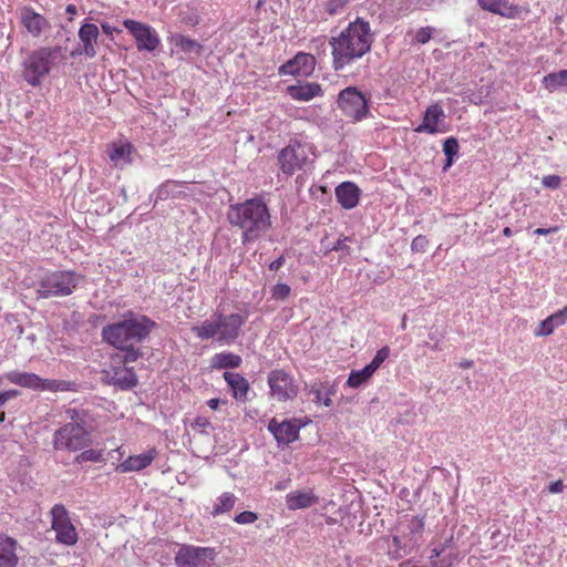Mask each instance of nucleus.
I'll return each instance as SVG.
<instances>
[{
  "instance_id": "aec40b11",
  "label": "nucleus",
  "mask_w": 567,
  "mask_h": 567,
  "mask_svg": "<svg viewBox=\"0 0 567 567\" xmlns=\"http://www.w3.org/2000/svg\"><path fill=\"white\" fill-rule=\"evenodd\" d=\"M360 195V188L352 182H343L336 187L337 200L344 209L354 208L359 203Z\"/></svg>"
},
{
  "instance_id": "a211bd4d",
  "label": "nucleus",
  "mask_w": 567,
  "mask_h": 567,
  "mask_svg": "<svg viewBox=\"0 0 567 567\" xmlns=\"http://www.w3.org/2000/svg\"><path fill=\"white\" fill-rule=\"evenodd\" d=\"M445 112L435 103L430 105L423 116L422 123L414 130L416 133L437 134L445 132Z\"/></svg>"
},
{
  "instance_id": "4c0bfd02",
  "label": "nucleus",
  "mask_w": 567,
  "mask_h": 567,
  "mask_svg": "<svg viewBox=\"0 0 567 567\" xmlns=\"http://www.w3.org/2000/svg\"><path fill=\"white\" fill-rule=\"evenodd\" d=\"M390 352L391 350L388 346L381 348L380 350H378L372 361L367 365L370 369L372 368V371L375 372L381 367V364L389 358Z\"/></svg>"
},
{
  "instance_id": "f704fd0d",
  "label": "nucleus",
  "mask_w": 567,
  "mask_h": 567,
  "mask_svg": "<svg viewBox=\"0 0 567 567\" xmlns=\"http://www.w3.org/2000/svg\"><path fill=\"white\" fill-rule=\"evenodd\" d=\"M416 544V539L409 538L406 540L402 539L400 536L393 537V546H394V554L396 557H403L408 554H410L411 549Z\"/></svg>"
},
{
  "instance_id": "2eb2a0df",
  "label": "nucleus",
  "mask_w": 567,
  "mask_h": 567,
  "mask_svg": "<svg viewBox=\"0 0 567 567\" xmlns=\"http://www.w3.org/2000/svg\"><path fill=\"white\" fill-rule=\"evenodd\" d=\"M124 27L132 33L140 51H154L159 44V38L154 29L150 25L135 20L126 19L123 21Z\"/></svg>"
},
{
  "instance_id": "a878e982",
  "label": "nucleus",
  "mask_w": 567,
  "mask_h": 567,
  "mask_svg": "<svg viewBox=\"0 0 567 567\" xmlns=\"http://www.w3.org/2000/svg\"><path fill=\"white\" fill-rule=\"evenodd\" d=\"M477 2L483 10L502 17L512 18L517 12V7L511 0H477Z\"/></svg>"
},
{
  "instance_id": "412c9836",
  "label": "nucleus",
  "mask_w": 567,
  "mask_h": 567,
  "mask_svg": "<svg viewBox=\"0 0 567 567\" xmlns=\"http://www.w3.org/2000/svg\"><path fill=\"white\" fill-rule=\"evenodd\" d=\"M288 95L296 101L308 102L317 96H321L323 91L321 85L316 82H306L287 87Z\"/></svg>"
},
{
  "instance_id": "b1692460",
  "label": "nucleus",
  "mask_w": 567,
  "mask_h": 567,
  "mask_svg": "<svg viewBox=\"0 0 567 567\" xmlns=\"http://www.w3.org/2000/svg\"><path fill=\"white\" fill-rule=\"evenodd\" d=\"M99 34V28L93 23H84L79 30V38L83 43V53L89 58L96 55L95 45Z\"/></svg>"
},
{
  "instance_id": "ddd939ff",
  "label": "nucleus",
  "mask_w": 567,
  "mask_h": 567,
  "mask_svg": "<svg viewBox=\"0 0 567 567\" xmlns=\"http://www.w3.org/2000/svg\"><path fill=\"white\" fill-rule=\"evenodd\" d=\"M52 529L55 532V540L60 544L71 546L78 542V533L71 523L66 508L56 504L51 508Z\"/></svg>"
},
{
  "instance_id": "6ab92c4d",
  "label": "nucleus",
  "mask_w": 567,
  "mask_h": 567,
  "mask_svg": "<svg viewBox=\"0 0 567 567\" xmlns=\"http://www.w3.org/2000/svg\"><path fill=\"white\" fill-rule=\"evenodd\" d=\"M223 377L229 386L233 398L239 402H246L250 390L248 380L240 373L229 371L224 372Z\"/></svg>"
},
{
  "instance_id": "c756f323",
  "label": "nucleus",
  "mask_w": 567,
  "mask_h": 567,
  "mask_svg": "<svg viewBox=\"0 0 567 567\" xmlns=\"http://www.w3.org/2000/svg\"><path fill=\"white\" fill-rule=\"evenodd\" d=\"M184 183L176 181H166L156 190V200H167L169 198H181L186 194Z\"/></svg>"
},
{
  "instance_id": "f8f14e48",
  "label": "nucleus",
  "mask_w": 567,
  "mask_h": 567,
  "mask_svg": "<svg viewBox=\"0 0 567 567\" xmlns=\"http://www.w3.org/2000/svg\"><path fill=\"white\" fill-rule=\"evenodd\" d=\"M309 148L293 142L284 147L278 154V165L281 173L286 176H292L296 172L302 169L308 162Z\"/></svg>"
},
{
  "instance_id": "0eeeda50",
  "label": "nucleus",
  "mask_w": 567,
  "mask_h": 567,
  "mask_svg": "<svg viewBox=\"0 0 567 567\" xmlns=\"http://www.w3.org/2000/svg\"><path fill=\"white\" fill-rule=\"evenodd\" d=\"M80 280L81 276L73 271H54L40 281L37 293L40 298L69 296Z\"/></svg>"
},
{
  "instance_id": "473e14b6",
  "label": "nucleus",
  "mask_w": 567,
  "mask_h": 567,
  "mask_svg": "<svg viewBox=\"0 0 567 567\" xmlns=\"http://www.w3.org/2000/svg\"><path fill=\"white\" fill-rule=\"evenodd\" d=\"M174 42L176 48L188 54H199L202 51V45L198 42L182 34L176 35Z\"/></svg>"
},
{
  "instance_id": "603ef678",
  "label": "nucleus",
  "mask_w": 567,
  "mask_h": 567,
  "mask_svg": "<svg viewBox=\"0 0 567 567\" xmlns=\"http://www.w3.org/2000/svg\"><path fill=\"white\" fill-rule=\"evenodd\" d=\"M18 395L17 390H9L0 393V408L10 399H13Z\"/></svg>"
},
{
  "instance_id": "c85d7f7f",
  "label": "nucleus",
  "mask_w": 567,
  "mask_h": 567,
  "mask_svg": "<svg viewBox=\"0 0 567 567\" xmlns=\"http://www.w3.org/2000/svg\"><path fill=\"white\" fill-rule=\"evenodd\" d=\"M243 359L240 355L231 352H219L212 357L210 368L216 370L235 369L240 367Z\"/></svg>"
},
{
  "instance_id": "4d7b16f0",
  "label": "nucleus",
  "mask_w": 567,
  "mask_h": 567,
  "mask_svg": "<svg viewBox=\"0 0 567 567\" xmlns=\"http://www.w3.org/2000/svg\"><path fill=\"white\" fill-rule=\"evenodd\" d=\"M220 403H225V401H221L219 399H210V400L207 401V405L212 410H217L219 408Z\"/></svg>"
},
{
  "instance_id": "e433bc0d",
  "label": "nucleus",
  "mask_w": 567,
  "mask_h": 567,
  "mask_svg": "<svg viewBox=\"0 0 567 567\" xmlns=\"http://www.w3.org/2000/svg\"><path fill=\"white\" fill-rule=\"evenodd\" d=\"M120 350L123 352V363L136 362L144 354L143 351L136 346H131Z\"/></svg>"
},
{
  "instance_id": "a19ab883",
  "label": "nucleus",
  "mask_w": 567,
  "mask_h": 567,
  "mask_svg": "<svg viewBox=\"0 0 567 567\" xmlns=\"http://www.w3.org/2000/svg\"><path fill=\"white\" fill-rule=\"evenodd\" d=\"M348 2L349 0H328L324 4L326 12L329 16H336L344 9Z\"/></svg>"
},
{
  "instance_id": "bf43d9fd",
  "label": "nucleus",
  "mask_w": 567,
  "mask_h": 567,
  "mask_svg": "<svg viewBox=\"0 0 567 567\" xmlns=\"http://www.w3.org/2000/svg\"><path fill=\"white\" fill-rule=\"evenodd\" d=\"M512 234H513V231H512L511 227H505L503 229V235L504 236L509 237V236H512Z\"/></svg>"
},
{
  "instance_id": "f03ea898",
  "label": "nucleus",
  "mask_w": 567,
  "mask_h": 567,
  "mask_svg": "<svg viewBox=\"0 0 567 567\" xmlns=\"http://www.w3.org/2000/svg\"><path fill=\"white\" fill-rule=\"evenodd\" d=\"M226 216L230 226L240 230L243 244L260 239L272 225L269 208L259 197L230 205Z\"/></svg>"
},
{
  "instance_id": "de8ad7c7",
  "label": "nucleus",
  "mask_w": 567,
  "mask_h": 567,
  "mask_svg": "<svg viewBox=\"0 0 567 567\" xmlns=\"http://www.w3.org/2000/svg\"><path fill=\"white\" fill-rule=\"evenodd\" d=\"M556 328L567 322V306L549 316Z\"/></svg>"
},
{
  "instance_id": "5fc2aeb1",
  "label": "nucleus",
  "mask_w": 567,
  "mask_h": 567,
  "mask_svg": "<svg viewBox=\"0 0 567 567\" xmlns=\"http://www.w3.org/2000/svg\"><path fill=\"white\" fill-rule=\"evenodd\" d=\"M285 264V257L284 256H280L279 258H277L276 260H274L270 265H269V269L271 271H277L278 269H280Z\"/></svg>"
},
{
  "instance_id": "cd10ccee",
  "label": "nucleus",
  "mask_w": 567,
  "mask_h": 567,
  "mask_svg": "<svg viewBox=\"0 0 567 567\" xmlns=\"http://www.w3.org/2000/svg\"><path fill=\"white\" fill-rule=\"evenodd\" d=\"M132 145L127 142L113 143L109 148L110 161L116 167H123L131 162Z\"/></svg>"
},
{
  "instance_id": "72a5a7b5",
  "label": "nucleus",
  "mask_w": 567,
  "mask_h": 567,
  "mask_svg": "<svg viewBox=\"0 0 567 567\" xmlns=\"http://www.w3.org/2000/svg\"><path fill=\"white\" fill-rule=\"evenodd\" d=\"M373 373L372 368L370 369L368 365L360 370H353L348 378L347 384L350 388H359L367 382Z\"/></svg>"
},
{
  "instance_id": "864d4df0",
  "label": "nucleus",
  "mask_w": 567,
  "mask_h": 567,
  "mask_svg": "<svg viewBox=\"0 0 567 567\" xmlns=\"http://www.w3.org/2000/svg\"><path fill=\"white\" fill-rule=\"evenodd\" d=\"M548 491L549 493L551 494H557V493H561L564 491V484H563V481L558 480L556 482H553L549 486H548Z\"/></svg>"
},
{
  "instance_id": "7ed1b4c3",
  "label": "nucleus",
  "mask_w": 567,
  "mask_h": 567,
  "mask_svg": "<svg viewBox=\"0 0 567 567\" xmlns=\"http://www.w3.org/2000/svg\"><path fill=\"white\" fill-rule=\"evenodd\" d=\"M150 317L134 311H126L116 322L103 327V341L115 349H124L144 342L156 328Z\"/></svg>"
},
{
  "instance_id": "f3484780",
  "label": "nucleus",
  "mask_w": 567,
  "mask_h": 567,
  "mask_svg": "<svg viewBox=\"0 0 567 567\" xmlns=\"http://www.w3.org/2000/svg\"><path fill=\"white\" fill-rule=\"evenodd\" d=\"M316 65L313 55L305 52H299L295 58L279 66V75H293V76H309Z\"/></svg>"
},
{
  "instance_id": "f257e3e1",
  "label": "nucleus",
  "mask_w": 567,
  "mask_h": 567,
  "mask_svg": "<svg viewBox=\"0 0 567 567\" xmlns=\"http://www.w3.org/2000/svg\"><path fill=\"white\" fill-rule=\"evenodd\" d=\"M373 34L369 22L358 18L355 21L332 37L329 41L332 48V65L336 71L343 70L355 60L370 52Z\"/></svg>"
},
{
  "instance_id": "09e8293b",
  "label": "nucleus",
  "mask_w": 567,
  "mask_h": 567,
  "mask_svg": "<svg viewBox=\"0 0 567 567\" xmlns=\"http://www.w3.org/2000/svg\"><path fill=\"white\" fill-rule=\"evenodd\" d=\"M560 183L561 178L558 175H546L542 178L543 186L550 189H557Z\"/></svg>"
},
{
  "instance_id": "338daca9",
  "label": "nucleus",
  "mask_w": 567,
  "mask_h": 567,
  "mask_svg": "<svg viewBox=\"0 0 567 567\" xmlns=\"http://www.w3.org/2000/svg\"><path fill=\"white\" fill-rule=\"evenodd\" d=\"M4 417H6V413L4 412H0V422H3Z\"/></svg>"
},
{
  "instance_id": "0e129e2a",
  "label": "nucleus",
  "mask_w": 567,
  "mask_h": 567,
  "mask_svg": "<svg viewBox=\"0 0 567 567\" xmlns=\"http://www.w3.org/2000/svg\"><path fill=\"white\" fill-rule=\"evenodd\" d=\"M316 399L321 400V392L319 390L316 391Z\"/></svg>"
},
{
  "instance_id": "58836bf2",
  "label": "nucleus",
  "mask_w": 567,
  "mask_h": 567,
  "mask_svg": "<svg viewBox=\"0 0 567 567\" xmlns=\"http://www.w3.org/2000/svg\"><path fill=\"white\" fill-rule=\"evenodd\" d=\"M102 460V453L97 450H85L75 457V462L81 464L84 462H100Z\"/></svg>"
},
{
  "instance_id": "9b49d317",
  "label": "nucleus",
  "mask_w": 567,
  "mask_h": 567,
  "mask_svg": "<svg viewBox=\"0 0 567 567\" xmlns=\"http://www.w3.org/2000/svg\"><path fill=\"white\" fill-rule=\"evenodd\" d=\"M267 383L270 389V396L280 402L293 400L299 392V386L293 377L282 369L271 370L268 373Z\"/></svg>"
},
{
  "instance_id": "bb28decb",
  "label": "nucleus",
  "mask_w": 567,
  "mask_h": 567,
  "mask_svg": "<svg viewBox=\"0 0 567 567\" xmlns=\"http://www.w3.org/2000/svg\"><path fill=\"white\" fill-rule=\"evenodd\" d=\"M318 502V497L311 492H291L286 496L287 507L291 511L308 508Z\"/></svg>"
},
{
  "instance_id": "ea45409f",
  "label": "nucleus",
  "mask_w": 567,
  "mask_h": 567,
  "mask_svg": "<svg viewBox=\"0 0 567 567\" xmlns=\"http://www.w3.org/2000/svg\"><path fill=\"white\" fill-rule=\"evenodd\" d=\"M424 528V523L422 518L413 517L411 520H409L406 525V529L409 530V538L416 539L417 535H421Z\"/></svg>"
},
{
  "instance_id": "774afa93",
  "label": "nucleus",
  "mask_w": 567,
  "mask_h": 567,
  "mask_svg": "<svg viewBox=\"0 0 567 567\" xmlns=\"http://www.w3.org/2000/svg\"><path fill=\"white\" fill-rule=\"evenodd\" d=\"M323 403H324V405H326V406H329V405H330V403H331V400L328 398V399H326V400H324V402H323Z\"/></svg>"
},
{
  "instance_id": "69168bd1",
  "label": "nucleus",
  "mask_w": 567,
  "mask_h": 567,
  "mask_svg": "<svg viewBox=\"0 0 567 567\" xmlns=\"http://www.w3.org/2000/svg\"><path fill=\"white\" fill-rule=\"evenodd\" d=\"M102 27H103L104 32L110 33V27L109 25L103 24Z\"/></svg>"
},
{
  "instance_id": "7c9ffc66",
  "label": "nucleus",
  "mask_w": 567,
  "mask_h": 567,
  "mask_svg": "<svg viewBox=\"0 0 567 567\" xmlns=\"http://www.w3.org/2000/svg\"><path fill=\"white\" fill-rule=\"evenodd\" d=\"M543 86L549 92H556L560 90L567 91V70H559L545 75L542 80Z\"/></svg>"
},
{
  "instance_id": "49530a36",
  "label": "nucleus",
  "mask_w": 567,
  "mask_h": 567,
  "mask_svg": "<svg viewBox=\"0 0 567 567\" xmlns=\"http://www.w3.org/2000/svg\"><path fill=\"white\" fill-rule=\"evenodd\" d=\"M290 295V287L286 284H277L272 289V298L285 300Z\"/></svg>"
},
{
  "instance_id": "20e7f679",
  "label": "nucleus",
  "mask_w": 567,
  "mask_h": 567,
  "mask_svg": "<svg viewBox=\"0 0 567 567\" xmlns=\"http://www.w3.org/2000/svg\"><path fill=\"white\" fill-rule=\"evenodd\" d=\"M246 318L239 313L223 315L215 312L210 319L192 327V332L200 340H216L231 344L239 337Z\"/></svg>"
},
{
  "instance_id": "2f4dec72",
  "label": "nucleus",
  "mask_w": 567,
  "mask_h": 567,
  "mask_svg": "<svg viewBox=\"0 0 567 567\" xmlns=\"http://www.w3.org/2000/svg\"><path fill=\"white\" fill-rule=\"evenodd\" d=\"M236 501H237V497L233 493H229V492L223 493L217 498V502L215 503V505L213 507L212 515L218 516L223 513L229 512L230 509L234 508Z\"/></svg>"
},
{
  "instance_id": "79ce46f5",
  "label": "nucleus",
  "mask_w": 567,
  "mask_h": 567,
  "mask_svg": "<svg viewBox=\"0 0 567 567\" xmlns=\"http://www.w3.org/2000/svg\"><path fill=\"white\" fill-rule=\"evenodd\" d=\"M434 31L435 29L432 27L420 28L414 34L415 42L419 44L427 43L432 39Z\"/></svg>"
},
{
  "instance_id": "13d9d810",
  "label": "nucleus",
  "mask_w": 567,
  "mask_h": 567,
  "mask_svg": "<svg viewBox=\"0 0 567 567\" xmlns=\"http://www.w3.org/2000/svg\"><path fill=\"white\" fill-rule=\"evenodd\" d=\"M68 414L73 422H75V421L82 422L81 420H79V412L76 410H74V409L68 410Z\"/></svg>"
},
{
  "instance_id": "c9c22d12",
  "label": "nucleus",
  "mask_w": 567,
  "mask_h": 567,
  "mask_svg": "<svg viewBox=\"0 0 567 567\" xmlns=\"http://www.w3.org/2000/svg\"><path fill=\"white\" fill-rule=\"evenodd\" d=\"M458 148H460V146H458V142L456 138L449 137L444 141L443 152L446 156V164L444 167L445 169L453 164L454 157L458 153Z\"/></svg>"
},
{
  "instance_id": "39448f33",
  "label": "nucleus",
  "mask_w": 567,
  "mask_h": 567,
  "mask_svg": "<svg viewBox=\"0 0 567 567\" xmlns=\"http://www.w3.org/2000/svg\"><path fill=\"white\" fill-rule=\"evenodd\" d=\"M61 47H41L22 62V78L31 86H40L58 61L64 59Z\"/></svg>"
},
{
  "instance_id": "c03bdc74",
  "label": "nucleus",
  "mask_w": 567,
  "mask_h": 567,
  "mask_svg": "<svg viewBox=\"0 0 567 567\" xmlns=\"http://www.w3.org/2000/svg\"><path fill=\"white\" fill-rule=\"evenodd\" d=\"M555 329L556 327L554 326L553 320L550 317H547L539 323L538 328L535 330V334L539 337L549 336L554 332Z\"/></svg>"
},
{
  "instance_id": "9d476101",
  "label": "nucleus",
  "mask_w": 567,
  "mask_h": 567,
  "mask_svg": "<svg viewBox=\"0 0 567 567\" xmlns=\"http://www.w3.org/2000/svg\"><path fill=\"white\" fill-rule=\"evenodd\" d=\"M216 551L210 547L183 544L175 555L176 567H210Z\"/></svg>"
},
{
  "instance_id": "4be33fe9",
  "label": "nucleus",
  "mask_w": 567,
  "mask_h": 567,
  "mask_svg": "<svg viewBox=\"0 0 567 567\" xmlns=\"http://www.w3.org/2000/svg\"><path fill=\"white\" fill-rule=\"evenodd\" d=\"M156 456L157 451L155 449H151L138 455L128 456L120 464L118 468L122 473L142 471L150 466Z\"/></svg>"
},
{
  "instance_id": "052dcab7",
  "label": "nucleus",
  "mask_w": 567,
  "mask_h": 567,
  "mask_svg": "<svg viewBox=\"0 0 567 567\" xmlns=\"http://www.w3.org/2000/svg\"><path fill=\"white\" fill-rule=\"evenodd\" d=\"M460 365H461V368H464V369L465 368H471L472 367V361H464Z\"/></svg>"
},
{
  "instance_id": "4468645a",
  "label": "nucleus",
  "mask_w": 567,
  "mask_h": 567,
  "mask_svg": "<svg viewBox=\"0 0 567 567\" xmlns=\"http://www.w3.org/2000/svg\"><path fill=\"white\" fill-rule=\"evenodd\" d=\"M302 423L299 419L284 420L278 422L275 417L268 423V431L274 435L279 446H287L299 437Z\"/></svg>"
},
{
  "instance_id": "e2e57ef3",
  "label": "nucleus",
  "mask_w": 567,
  "mask_h": 567,
  "mask_svg": "<svg viewBox=\"0 0 567 567\" xmlns=\"http://www.w3.org/2000/svg\"><path fill=\"white\" fill-rule=\"evenodd\" d=\"M439 556H440V551H439L436 548H434V549L432 550L431 558L439 557Z\"/></svg>"
},
{
  "instance_id": "8fccbe9b",
  "label": "nucleus",
  "mask_w": 567,
  "mask_h": 567,
  "mask_svg": "<svg viewBox=\"0 0 567 567\" xmlns=\"http://www.w3.org/2000/svg\"><path fill=\"white\" fill-rule=\"evenodd\" d=\"M427 244V238L425 236L419 235L412 240L411 249L413 251H424Z\"/></svg>"
},
{
  "instance_id": "a18cd8bd",
  "label": "nucleus",
  "mask_w": 567,
  "mask_h": 567,
  "mask_svg": "<svg viewBox=\"0 0 567 567\" xmlns=\"http://www.w3.org/2000/svg\"><path fill=\"white\" fill-rule=\"evenodd\" d=\"M257 518H258V516L256 513L246 511V512H241L238 515H236L234 520L237 524L247 525V524L255 523L257 520Z\"/></svg>"
},
{
  "instance_id": "dca6fc26",
  "label": "nucleus",
  "mask_w": 567,
  "mask_h": 567,
  "mask_svg": "<svg viewBox=\"0 0 567 567\" xmlns=\"http://www.w3.org/2000/svg\"><path fill=\"white\" fill-rule=\"evenodd\" d=\"M19 22L33 38H40L51 29L49 20L28 6L19 10Z\"/></svg>"
},
{
  "instance_id": "6e6d98bb",
  "label": "nucleus",
  "mask_w": 567,
  "mask_h": 567,
  "mask_svg": "<svg viewBox=\"0 0 567 567\" xmlns=\"http://www.w3.org/2000/svg\"><path fill=\"white\" fill-rule=\"evenodd\" d=\"M557 229H558L557 227L537 228V229L534 230V234L535 235H547V234L557 231Z\"/></svg>"
},
{
  "instance_id": "3c124183",
  "label": "nucleus",
  "mask_w": 567,
  "mask_h": 567,
  "mask_svg": "<svg viewBox=\"0 0 567 567\" xmlns=\"http://www.w3.org/2000/svg\"><path fill=\"white\" fill-rule=\"evenodd\" d=\"M210 426V421L207 417L198 416L196 417L193 423L192 427L199 432H205V430Z\"/></svg>"
},
{
  "instance_id": "5701e85b",
  "label": "nucleus",
  "mask_w": 567,
  "mask_h": 567,
  "mask_svg": "<svg viewBox=\"0 0 567 567\" xmlns=\"http://www.w3.org/2000/svg\"><path fill=\"white\" fill-rule=\"evenodd\" d=\"M18 543L14 538L0 534V567H16Z\"/></svg>"
},
{
  "instance_id": "1a4fd4ad",
  "label": "nucleus",
  "mask_w": 567,
  "mask_h": 567,
  "mask_svg": "<svg viewBox=\"0 0 567 567\" xmlns=\"http://www.w3.org/2000/svg\"><path fill=\"white\" fill-rule=\"evenodd\" d=\"M337 103L342 113L353 122H360L370 116L368 97L355 86H348L340 91Z\"/></svg>"
},
{
  "instance_id": "393cba45",
  "label": "nucleus",
  "mask_w": 567,
  "mask_h": 567,
  "mask_svg": "<svg viewBox=\"0 0 567 567\" xmlns=\"http://www.w3.org/2000/svg\"><path fill=\"white\" fill-rule=\"evenodd\" d=\"M110 383L121 390H131L137 384V377L133 368H114L110 377Z\"/></svg>"
},
{
  "instance_id": "680f3d73",
  "label": "nucleus",
  "mask_w": 567,
  "mask_h": 567,
  "mask_svg": "<svg viewBox=\"0 0 567 567\" xmlns=\"http://www.w3.org/2000/svg\"><path fill=\"white\" fill-rule=\"evenodd\" d=\"M66 12L74 13L75 12V6L69 4L68 8H66Z\"/></svg>"
},
{
  "instance_id": "37998d69",
  "label": "nucleus",
  "mask_w": 567,
  "mask_h": 567,
  "mask_svg": "<svg viewBox=\"0 0 567 567\" xmlns=\"http://www.w3.org/2000/svg\"><path fill=\"white\" fill-rule=\"evenodd\" d=\"M349 243H352V238L350 237H341L339 238L336 244L329 248L330 251H340L343 255H350L351 248L349 246Z\"/></svg>"
},
{
  "instance_id": "423d86ee",
  "label": "nucleus",
  "mask_w": 567,
  "mask_h": 567,
  "mask_svg": "<svg viewBox=\"0 0 567 567\" xmlns=\"http://www.w3.org/2000/svg\"><path fill=\"white\" fill-rule=\"evenodd\" d=\"M91 444V433L83 422H69L53 434L52 445L56 451L76 452Z\"/></svg>"
},
{
  "instance_id": "6e6552de",
  "label": "nucleus",
  "mask_w": 567,
  "mask_h": 567,
  "mask_svg": "<svg viewBox=\"0 0 567 567\" xmlns=\"http://www.w3.org/2000/svg\"><path fill=\"white\" fill-rule=\"evenodd\" d=\"M6 379L17 385L34 391L64 392L74 390V383L65 380L42 379L35 373L11 371Z\"/></svg>"
}]
</instances>
